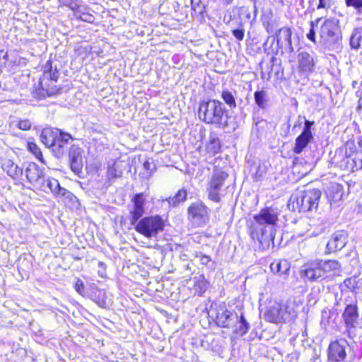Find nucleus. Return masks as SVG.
<instances>
[{"label": "nucleus", "instance_id": "obj_44", "mask_svg": "<svg viewBox=\"0 0 362 362\" xmlns=\"http://www.w3.org/2000/svg\"><path fill=\"white\" fill-rule=\"evenodd\" d=\"M347 7H353L358 15H362V0H345Z\"/></svg>", "mask_w": 362, "mask_h": 362}, {"label": "nucleus", "instance_id": "obj_23", "mask_svg": "<svg viewBox=\"0 0 362 362\" xmlns=\"http://www.w3.org/2000/svg\"><path fill=\"white\" fill-rule=\"evenodd\" d=\"M72 137L69 134L64 133L59 130L54 142V146L52 148V151L59 156L64 153L65 145H66L70 140H72Z\"/></svg>", "mask_w": 362, "mask_h": 362}, {"label": "nucleus", "instance_id": "obj_58", "mask_svg": "<svg viewBox=\"0 0 362 362\" xmlns=\"http://www.w3.org/2000/svg\"><path fill=\"white\" fill-rule=\"evenodd\" d=\"M7 57L8 55L6 52H4L3 50H0V58L3 57L5 59V61H6Z\"/></svg>", "mask_w": 362, "mask_h": 362}, {"label": "nucleus", "instance_id": "obj_2", "mask_svg": "<svg viewBox=\"0 0 362 362\" xmlns=\"http://www.w3.org/2000/svg\"><path fill=\"white\" fill-rule=\"evenodd\" d=\"M199 118L204 123L217 128L225 129L228 126V111L225 104L218 100L202 101L198 110Z\"/></svg>", "mask_w": 362, "mask_h": 362}, {"label": "nucleus", "instance_id": "obj_59", "mask_svg": "<svg viewBox=\"0 0 362 362\" xmlns=\"http://www.w3.org/2000/svg\"><path fill=\"white\" fill-rule=\"evenodd\" d=\"M250 1L253 3L254 11H255V13L256 14L257 11V2L258 0H250Z\"/></svg>", "mask_w": 362, "mask_h": 362}, {"label": "nucleus", "instance_id": "obj_26", "mask_svg": "<svg viewBox=\"0 0 362 362\" xmlns=\"http://www.w3.org/2000/svg\"><path fill=\"white\" fill-rule=\"evenodd\" d=\"M327 197L332 204L340 201L342 198V187L337 183H331L326 191Z\"/></svg>", "mask_w": 362, "mask_h": 362}, {"label": "nucleus", "instance_id": "obj_6", "mask_svg": "<svg viewBox=\"0 0 362 362\" xmlns=\"http://www.w3.org/2000/svg\"><path fill=\"white\" fill-rule=\"evenodd\" d=\"M164 226V221L160 216H150L141 218L134 226V229L145 237L151 238L156 237L158 233L163 231Z\"/></svg>", "mask_w": 362, "mask_h": 362}, {"label": "nucleus", "instance_id": "obj_52", "mask_svg": "<svg viewBox=\"0 0 362 362\" xmlns=\"http://www.w3.org/2000/svg\"><path fill=\"white\" fill-rule=\"evenodd\" d=\"M330 0H319V4L317 6V8H325L327 6H329Z\"/></svg>", "mask_w": 362, "mask_h": 362}, {"label": "nucleus", "instance_id": "obj_42", "mask_svg": "<svg viewBox=\"0 0 362 362\" xmlns=\"http://www.w3.org/2000/svg\"><path fill=\"white\" fill-rule=\"evenodd\" d=\"M28 149L30 152H31L37 159H38L42 163H45L43 160V156L42 153L40 149V148L37 146L36 144L33 142H28Z\"/></svg>", "mask_w": 362, "mask_h": 362}, {"label": "nucleus", "instance_id": "obj_8", "mask_svg": "<svg viewBox=\"0 0 362 362\" xmlns=\"http://www.w3.org/2000/svg\"><path fill=\"white\" fill-rule=\"evenodd\" d=\"M320 36L322 41L328 45L339 43L342 38L339 21L335 18L325 20L321 25Z\"/></svg>", "mask_w": 362, "mask_h": 362}, {"label": "nucleus", "instance_id": "obj_34", "mask_svg": "<svg viewBox=\"0 0 362 362\" xmlns=\"http://www.w3.org/2000/svg\"><path fill=\"white\" fill-rule=\"evenodd\" d=\"M91 299L99 306L105 307L106 305V293L104 290L99 288L93 289L90 294Z\"/></svg>", "mask_w": 362, "mask_h": 362}, {"label": "nucleus", "instance_id": "obj_16", "mask_svg": "<svg viewBox=\"0 0 362 362\" xmlns=\"http://www.w3.org/2000/svg\"><path fill=\"white\" fill-rule=\"evenodd\" d=\"M25 175L27 180L37 189L43 186V170L35 163H30L25 169Z\"/></svg>", "mask_w": 362, "mask_h": 362}, {"label": "nucleus", "instance_id": "obj_33", "mask_svg": "<svg viewBox=\"0 0 362 362\" xmlns=\"http://www.w3.org/2000/svg\"><path fill=\"white\" fill-rule=\"evenodd\" d=\"M362 42V28H355L350 37V46L351 49H358Z\"/></svg>", "mask_w": 362, "mask_h": 362}, {"label": "nucleus", "instance_id": "obj_31", "mask_svg": "<svg viewBox=\"0 0 362 362\" xmlns=\"http://www.w3.org/2000/svg\"><path fill=\"white\" fill-rule=\"evenodd\" d=\"M313 139V136H309L305 134H300L295 141V146L293 148V152L296 154L302 153L303 149L311 142Z\"/></svg>", "mask_w": 362, "mask_h": 362}, {"label": "nucleus", "instance_id": "obj_10", "mask_svg": "<svg viewBox=\"0 0 362 362\" xmlns=\"http://www.w3.org/2000/svg\"><path fill=\"white\" fill-rule=\"evenodd\" d=\"M211 316L215 317V322L218 327L228 329H230L238 320V313L228 310L224 303L212 310Z\"/></svg>", "mask_w": 362, "mask_h": 362}, {"label": "nucleus", "instance_id": "obj_49", "mask_svg": "<svg viewBox=\"0 0 362 362\" xmlns=\"http://www.w3.org/2000/svg\"><path fill=\"white\" fill-rule=\"evenodd\" d=\"M32 123L28 119H21L18 123V127L21 130H29L31 128Z\"/></svg>", "mask_w": 362, "mask_h": 362}, {"label": "nucleus", "instance_id": "obj_43", "mask_svg": "<svg viewBox=\"0 0 362 362\" xmlns=\"http://www.w3.org/2000/svg\"><path fill=\"white\" fill-rule=\"evenodd\" d=\"M233 35L239 41H242L245 37V29L243 23L240 21L238 23V26L234 28L231 30Z\"/></svg>", "mask_w": 362, "mask_h": 362}, {"label": "nucleus", "instance_id": "obj_36", "mask_svg": "<svg viewBox=\"0 0 362 362\" xmlns=\"http://www.w3.org/2000/svg\"><path fill=\"white\" fill-rule=\"evenodd\" d=\"M267 121L259 117H253V125L252 131L257 135L262 134L267 127Z\"/></svg>", "mask_w": 362, "mask_h": 362}, {"label": "nucleus", "instance_id": "obj_38", "mask_svg": "<svg viewBox=\"0 0 362 362\" xmlns=\"http://www.w3.org/2000/svg\"><path fill=\"white\" fill-rule=\"evenodd\" d=\"M196 257L199 258L200 263L206 266L209 269L214 270L216 269V263L209 256L200 252L196 255Z\"/></svg>", "mask_w": 362, "mask_h": 362}, {"label": "nucleus", "instance_id": "obj_39", "mask_svg": "<svg viewBox=\"0 0 362 362\" xmlns=\"http://www.w3.org/2000/svg\"><path fill=\"white\" fill-rule=\"evenodd\" d=\"M144 169L146 172L142 173V177L145 179H148L152 173L156 170V165L153 161H150L149 160H146L143 164Z\"/></svg>", "mask_w": 362, "mask_h": 362}, {"label": "nucleus", "instance_id": "obj_24", "mask_svg": "<svg viewBox=\"0 0 362 362\" xmlns=\"http://www.w3.org/2000/svg\"><path fill=\"white\" fill-rule=\"evenodd\" d=\"M59 132V129H52L49 127L43 129L40 134L41 141L45 145V146L52 149Z\"/></svg>", "mask_w": 362, "mask_h": 362}, {"label": "nucleus", "instance_id": "obj_57", "mask_svg": "<svg viewBox=\"0 0 362 362\" xmlns=\"http://www.w3.org/2000/svg\"><path fill=\"white\" fill-rule=\"evenodd\" d=\"M305 117H302V116L299 115L298 117V119H297V121H296L293 128H296L297 127H300L302 124V123H303V119L305 120Z\"/></svg>", "mask_w": 362, "mask_h": 362}, {"label": "nucleus", "instance_id": "obj_40", "mask_svg": "<svg viewBox=\"0 0 362 362\" xmlns=\"http://www.w3.org/2000/svg\"><path fill=\"white\" fill-rule=\"evenodd\" d=\"M360 281L356 280L354 277L347 278L344 281V286L348 288L351 291L358 293L359 289L358 284Z\"/></svg>", "mask_w": 362, "mask_h": 362}, {"label": "nucleus", "instance_id": "obj_35", "mask_svg": "<svg viewBox=\"0 0 362 362\" xmlns=\"http://www.w3.org/2000/svg\"><path fill=\"white\" fill-rule=\"evenodd\" d=\"M221 97L230 110L236 108L237 103L235 100V94L231 91L227 89L223 90L221 94Z\"/></svg>", "mask_w": 362, "mask_h": 362}, {"label": "nucleus", "instance_id": "obj_55", "mask_svg": "<svg viewBox=\"0 0 362 362\" xmlns=\"http://www.w3.org/2000/svg\"><path fill=\"white\" fill-rule=\"evenodd\" d=\"M280 71H281V66L278 62L277 63H276V66H274V70H273V72L274 73L275 76L277 78H279Z\"/></svg>", "mask_w": 362, "mask_h": 362}, {"label": "nucleus", "instance_id": "obj_46", "mask_svg": "<svg viewBox=\"0 0 362 362\" xmlns=\"http://www.w3.org/2000/svg\"><path fill=\"white\" fill-rule=\"evenodd\" d=\"M192 8L195 15H199L203 16L205 12V6L200 1L195 2L194 0H191Z\"/></svg>", "mask_w": 362, "mask_h": 362}, {"label": "nucleus", "instance_id": "obj_30", "mask_svg": "<svg viewBox=\"0 0 362 362\" xmlns=\"http://www.w3.org/2000/svg\"><path fill=\"white\" fill-rule=\"evenodd\" d=\"M277 62L278 59L275 57H272L270 61L268 63H266L264 65L260 64L261 76L262 79L267 81H269L271 79L272 74L273 73L274 68L276 66V63Z\"/></svg>", "mask_w": 362, "mask_h": 362}, {"label": "nucleus", "instance_id": "obj_5", "mask_svg": "<svg viewBox=\"0 0 362 362\" xmlns=\"http://www.w3.org/2000/svg\"><path fill=\"white\" fill-rule=\"evenodd\" d=\"M322 192L318 189H308L293 194L288 207L293 211L308 212L317 209Z\"/></svg>", "mask_w": 362, "mask_h": 362}, {"label": "nucleus", "instance_id": "obj_22", "mask_svg": "<svg viewBox=\"0 0 362 362\" xmlns=\"http://www.w3.org/2000/svg\"><path fill=\"white\" fill-rule=\"evenodd\" d=\"M270 269L274 274L286 279L290 272V264L286 259L275 260L271 263Z\"/></svg>", "mask_w": 362, "mask_h": 362}, {"label": "nucleus", "instance_id": "obj_45", "mask_svg": "<svg viewBox=\"0 0 362 362\" xmlns=\"http://www.w3.org/2000/svg\"><path fill=\"white\" fill-rule=\"evenodd\" d=\"M122 172L117 169L115 164H112L108 167L107 171V177L108 179H115L122 177Z\"/></svg>", "mask_w": 362, "mask_h": 362}, {"label": "nucleus", "instance_id": "obj_15", "mask_svg": "<svg viewBox=\"0 0 362 362\" xmlns=\"http://www.w3.org/2000/svg\"><path fill=\"white\" fill-rule=\"evenodd\" d=\"M132 202L133 206L129 210V221L131 225L134 226L144 214L145 198L144 193L136 194L133 197Z\"/></svg>", "mask_w": 362, "mask_h": 362}, {"label": "nucleus", "instance_id": "obj_17", "mask_svg": "<svg viewBox=\"0 0 362 362\" xmlns=\"http://www.w3.org/2000/svg\"><path fill=\"white\" fill-rule=\"evenodd\" d=\"M298 71L302 75L308 76L313 72L315 62L313 54L308 52L302 51L297 56Z\"/></svg>", "mask_w": 362, "mask_h": 362}, {"label": "nucleus", "instance_id": "obj_14", "mask_svg": "<svg viewBox=\"0 0 362 362\" xmlns=\"http://www.w3.org/2000/svg\"><path fill=\"white\" fill-rule=\"evenodd\" d=\"M42 183L43 186H42V187H37V189L46 193L50 192L54 196L57 197H64L71 199V197L74 196L71 192L64 187H62L57 179L52 177L45 179L44 177Z\"/></svg>", "mask_w": 362, "mask_h": 362}, {"label": "nucleus", "instance_id": "obj_19", "mask_svg": "<svg viewBox=\"0 0 362 362\" xmlns=\"http://www.w3.org/2000/svg\"><path fill=\"white\" fill-rule=\"evenodd\" d=\"M348 235L344 230H338L332 234L327 244L329 252L341 250L347 243Z\"/></svg>", "mask_w": 362, "mask_h": 362}, {"label": "nucleus", "instance_id": "obj_54", "mask_svg": "<svg viewBox=\"0 0 362 362\" xmlns=\"http://www.w3.org/2000/svg\"><path fill=\"white\" fill-rule=\"evenodd\" d=\"M240 14L241 15H245V18H247V19H250V17H251V14H250V11L247 8H242L240 9Z\"/></svg>", "mask_w": 362, "mask_h": 362}, {"label": "nucleus", "instance_id": "obj_61", "mask_svg": "<svg viewBox=\"0 0 362 362\" xmlns=\"http://www.w3.org/2000/svg\"><path fill=\"white\" fill-rule=\"evenodd\" d=\"M359 102L362 104V98L360 99Z\"/></svg>", "mask_w": 362, "mask_h": 362}, {"label": "nucleus", "instance_id": "obj_41", "mask_svg": "<svg viewBox=\"0 0 362 362\" xmlns=\"http://www.w3.org/2000/svg\"><path fill=\"white\" fill-rule=\"evenodd\" d=\"M262 24L267 32L269 34H272L276 30V22L272 21L269 16L264 17L262 19Z\"/></svg>", "mask_w": 362, "mask_h": 362}, {"label": "nucleus", "instance_id": "obj_13", "mask_svg": "<svg viewBox=\"0 0 362 362\" xmlns=\"http://www.w3.org/2000/svg\"><path fill=\"white\" fill-rule=\"evenodd\" d=\"M187 212L190 221L198 226L204 225L209 218V209L202 202L192 203Z\"/></svg>", "mask_w": 362, "mask_h": 362}, {"label": "nucleus", "instance_id": "obj_32", "mask_svg": "<svg viewBox=\"0 0 362 362\" xmlns=\"http://www.w3.org/2000/svg\"><path fill=\"white\" fill-rule=\"evenodd\" d=\"M187 195V190L185 189H181L178 190L173 197H170L166 199V202H168L170 206L175 207L186 200Z\"/></svg>", "mask_w": 362, "mask_h": 362}, {"label": "nucleus", "instance_id": "obj_53", "mask_svg": "<svg viewBox=\"0 0 362 362\" xmlns=\"http://www.w3.org/2000/svg\"><path fill=\"white\" fill-rule=\"evenodd\" d=\"M346 333L348 337L351 339H353L356 337V334L354 333V329L355 327H346Z\"/></svg>", "mask_w": 362, "mask_h": 362}, {"label": "nucleus", "instance_id": "obj_3", "mask_svg": "<svg viewBox=\"0 0 362 362\" xmlns=\"http://www.w3.org/2000/svg\"><path fill=\"white\" fill-rule=\"evenodd\" d=\"M59 74L57 64L48 60L43 66L42 76L35 88L33 95L38 100H43L47 97H52L60 93L61 88L55 84L59 78Z\"/></svg>", "mask_w": 362, "mask_h": 362}, {"label": "nucleus", "instance_id": "obj_56", "mask_svg": "<svg viewBox=\"0 0 362 362\" xmlns=\"http://www.w3.org/2000/svg\"><path fill=\"white\" fill-rule=\"evenodd\" d=\"M262 173H263V171H262V170H261V167H260V166H259V167H258V168H257V171H256V173H255V175H254L255 178V180H256L257 181V180H259V178L262 177Z\"/></svg>", "mask_w": 362, "mask_h": 362}, {"label": "nucleus", "instance_id": "obj_7", "mask_svg": "<svg viewBox=\"0 0 362 362\" xmlns=\"http://www.w3.org/2000/svg\"><path fill=\"white\" fill-rule=\"evenodd\" d=\"M228 177V174L221 170L215 169L211 177L209 178L206 190L208 192V198L216 203H218L221 201V191L225 185V181Z\"/></svg>", "mask_w": 362, "mask_h": 362}, {"label": "nucleus", "instance_id": "obj_27", "mask_svg": "<svg viewBox=\"0 0 362 362\" xmlns=\"http://www.w3.org/2000/svg\"><path fill=\"white\" fill-rule=\"evenodd\" d=\"M342 162L345 163L344 167L351 168L352 171L362 169V151L356 153L352 158L346 157ZM340 167H344V164L341 163Z\"/></svg>", "mask_w": 362, "mask_h": 362}, {"label": "nucleus", "instance_id": "obj_11", "mask_svg": "<svg viewBox=\"0 0 362 362\" xmlns=\"http://www.w3.org/2000/svg\"><path fill=\"white\" fill-rule=\"evenodd\" d=\"M351 346L346 339L340 338L330 342L327 349V358L330 362H344L347 356V349Z\"/></svg>", "mask_w": 362, "mask_h": 362}, {"label": "nucleus", "instance_id": "obj_60", "mask_svg": "<svg viewBox=\"0 0 362 362\" xmlns=\"http://www.w3.org/2000/svg\"><path fill=\"white\" fill-rule=\"evenodd\" d=\"M336 158H337V156H334V158H332V160H333L332 162H333V163H335V160H336ZM337 161H336V163H337Z\"/></svg>", "mask_w": 362, "mask_h": 362}, {"label": "nucleus", "instance_id": "obj_9", "mask_svg": "<svg viewBox=\"0 0 362 362\" xmlns=\"http://www.w3.org/2000/svg\"><path fill=\"white\" fill-rule=\"evenodd\" d=\"M296 317V311L286 304L275 303L270 306L265 313V319L273 323L289 321Z\"/></svg>", "mask_w": 362, "mask_h": 362}, {"label": "nucleus", "instance_id": "obj_1", "mask_svg": "<svg viewBox=\"0 0 362 362\" xmlns=\"http://www.w3.org/2000/svg\"><path fill=\"white\" fill-rule=\"evenodd\" d=\"M279 216V209L274 206L263 208L258 214L254 215V220L250 222L249 226L252 239L262 244L273 242Z\"/></svg>", "mask_w": 362, "mask_h": 362}, {"label": "nucleus", "instance_id": "obj_25", "mask_svg": "<svg viewBox=\"0 0 362 362\" xmlns=\"http://www.w3.org/2000/svg\"><path fill=\"white\" fill-rule=\"evenodd\" d=\"M250 328V323L246 320L243 313L240 315H238V320L230 327L234 334L243 337L246 334Z\"/></svg>", "mask_w": 362, "mask_h": 362}, {"label": "nucleus", "instance_id": "obj_12", "mask_svg": "<svg viewBox=\"0 0 362 362\" xmlns=\"http://www.w3.org/2000/svg\"><path fill=\"white\" fill-rule=\"evenodd\" d=\"M291 35L292 31L290 28H281L279 29L276 37L269 36L267 37V41L263 44V47L267 51L269 40L272 38V44L276 40L277 46L282 49V52H284L283 49H284L287 53H292L294 49L292 45Z\"/></svg>", "mask_w": 362, "mask_h": 362}, {"label": "nucleus", "instance_id": "obj_51", "mask_svg": "<svg viewBox=\"0 0 362 362\" xmlns=\"http://www.w3.org/2000/svg\"><path fill=\"white\" fill-rule=\"evenodd\" d=\"M75 290L81 295H83L84 291V284L81 279H77L74 284Z\"/></svg>", "mask_w": 362, "mask_h": 362}, {"label": "nucleus", "instance_id": "obj_21", "mask_svg": "<svg viewBox=\"0 0 362 362\" xmlns=\"http://www.w3.org/2000/svg\"><path fill=\"white\" fill-rule=\"evenodd\" d=\"M358 317V308L354 304L347 305L342 313L346 327H356Z\"/></svg>", "mask_w": 362, "mask_h": 362}, {"label": "nucleus", "instance_id": "obj_18", "mask_svg": "<svg viewBox=\"0 0 362 362\" xmlns=\"http://www.w3.org/2000/svg\"><path fill=\"white\" fill-rule=\"evenodd\" d=\"M83 150L78 145L73 144L69 151L70 167L71 170L76 174L79 175L82 173Z\"/></svg>", "mask_w": 362, "mask_h": 362}, {"label": "nucleus", "instance_id": "obj_29", "mask_svg": "<svg viewBox=\"0 0 362 362\" xmlns=\"http://www.w3.org/2000/svg\"><path fill=\"white\" fill-rule=\"evenodd\" d=\"M221 144L219 138L215 133L209 134V141L206 145V149L209 153L215 156L221 151Z\"/></svg>", "mask_w": 362, "mask_h": 362}, {"label": "nucleus", "instance_id": "obj_47", "mask_svg": "<svg viewBox=\"0 0 362 362\" xmlns=\"http://www.w3.org/2000/svg\"><path fill=\"white\" fill-rule=\"evenodd\" d=\"M322 20V18H318L316 19L315 21H310V30L308 33L307 34V38L313 42H315V26L317 25L319 22Z\"/></svg>", "mask_w": 362, "mask_h": 362}, {"label": "nucleus", "instance_id": "obj_37", "mask_svg": "<svg viewBox=\"0 0 362 362\" xmlns=\"http://www.w3.org/2000/svg\"><path fill=\"white\" fill-rule=\"evenodd\" d=\"M209 283L204 276L196 278L194 281V290L199 295L203 294L208 288Z\"/></svg>", "mask_w": 362, "mask_h": 362}, {"label": "nucleus", "instance_id": "obj_50", "mask_svg": "<svg viewBox=\"0 0 362 362\" xmlns=\"http://www.w3.org/2000/svg\"><path fill=\"white\" fill-rule=\"evenodd\" d=\"M79 18L81 21L88 22V23H93L95 20V17L93 15L88 13H82L80 15Z\"/></svg>", "mask_w": 362, "mask_h": 362}, {"label": "nucleus", "instance_id": "obj_20", "mask_svg": "<svg viewBox=\"0 0 362 362\" xmlns=\"http://www.w3.org/2000/svg\"><path fill=\"white\" fill-rule=\"evenodd\" d=\"M1 168L6 174L11 177L16 183H21L23 180V169L10 159L2 162Z\"/></svg>", "mask_w": 362, "mask_h": 362}, {"label": "nucleus", "instance_id": "obj_28", "mask_svg": "<svg viewBox=\"0 0 362 362\" xmlns=\"http://www.w3.org/2000/svg\"><path fill=\"white\" fill-rule=\"evenodd\" d=\"M255 104L259 109L265 110L269 107V97L268 93L262 89L254 93Z\"/></svg>", "mask_w": 362, "mask_h": 362}, {"label": "nucleus", "instance_id": "obj_48", "mask_svg": "<svg viewBox=\"0 0 362 362\" xmlns=\"http://www.w3.org/2000/svg\"><path fill=\"white\" fill-rule=\"evenodd\" d=\"M315 125V122L310 121L305 119L303 130L301 132L302 134H305L309 136H313L311 132V128Z\"/></svg>", "mask_w": 362, "mask_h": 362}, {"label": "nucleus", "instance_id": "obj_4", "mask_svg": "<svg viewBox=\"0 0 362 362\" xmlns=\"http://www.w3.org/2000/svg\"><path fill=\"white\" fill-rule=\"evenodd\" d=\"M340 268L341 264L337 260L315 259L302 267L300 276L310 281H320L329 272L339 271Z\"/></svg>", "mask_w": 362, "mask_h": 362}]
</instances>
